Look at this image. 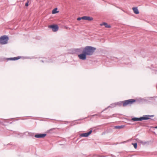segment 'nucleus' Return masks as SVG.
<instances>
[{
    "instance_id": "nucleus-12",
    "label": "nucleus",
    "mask_w": 157,
    "mask_h": 157,
    "mask_svg": "<svg viewBox=\"0 0 157 157\" xmlns=\"http://www.w3.org/2000/svg\"><path fill=\"white\" fill-rule=\"evenodd\" d=\"M100 25L101 26L104 25L106 28H109L111 27L109 25H108V24L105 22H104L102 24H101Z\"/></svg>"
},
{
    "instance_id": "nucleus-4",
    "label": "nucleus",
    "mask_w": 157,
    "mask_h": 157,
    "mask_svg": "<svg viewBox=\"0 0 157 157\" xmlns=\"http://www.w3.org/2000/svg\"><path fill=\"white\" fill-rule=\"evenodd\" d=\"M135 101L133 99H129L123 101V105L124 106H126L128 104H131Z\"/></svg>"
},
{
    "instance_id": "nucleus-10",
    "label": "nucleus",
    "mask_w": 157,
    "mask_h": 157,
    "mask_svg": "<svg viewBox=\"0 0 157 157\" xmlns=\"http://www.w3.org/2000/svg\"><path fill=\"white\" fill-rule=\"evenodd\" d=\"M84 20L87 21H92L93 20V18L92 17L89 16H83Z\"/></svg>"
},
{
    "instance_id": "nucleus-8",
    "label": "nucleus",
    "mask_w": 157,
    "mask_h": 157,
    "mask_svg": "<svg viewBox=\"0 0 157 157\" xmlns=\"http://www.w3.org/2000/svg\"><path fill=\"white\" fill-rule=\"evenodd\" d=\"M46 136L45 134H36L35 135V137L36 138H43Z\"/></svg>"
},
{
    "instance_id": "nucleus-6",
    "label": "nucleus",
    "mask_w": 157,
    "mask_h": 157,
    "mask_svg": "<svg viewBox=\"0 0 157 157\" xmlns=\"http://www.w3.org/2000/svg\"><path fill=\"white\" fill-rule=\"evenodd\" d=\"M49 27L52 28L53 32H56L58 29V27L57 25H50L49 26Z\"/></svg>"
},
{
    "instance_id": "nucleus-19",
    "label": "nucleus",
    "mask_w": 157,
    "mask_h": 157,
    "mask_svg": "<svg viewBox=\"0 0 157 157\" xmlns=\"http://www.w3.org/2000/svg\"><path fill=\"white\" fill-rule=\"evenodd\" d=\"M117 105H119L120 106H121L122 105H123V101L122 102H120L119 103H117Z\"/></svg>"
},
{
    "instance_id": "nucleus-3",
    "label": "nucleus",
    "mask_w": 157,
    "mask_h": 157,
    "mask_svg": "<svg viewBox=\"0 0 157 157\" xmlns=\"http://www.w3.org/2000/svg\"><path fill=\"white\" fill-rule=\"evenodd\" d=\"M8 37L6 36H3L0 37V44H4L7 43Z\"/></svg>"
},
{
    "instance_id": "nucleus-5",
    "label": "nucleus",
    "mask_w": 157,
    "mask_h": 157,
    "mask_svg": "<svg viewBox=\"0 0 157 157\" xmlns=\"http://www.w3.org/2000/svg\"><path fill=\"white\" fill-rule=\"evenodd\" d=\"M86 56H87L85 52H82L80 54L78 55V57L79 59L81 60H85L86 59Z\"/></svg>"
},
{
    "instance_id": "nucleus-2",
    "label": "nucleus",
    "mask_w": 157,
    "mask_h": 157,
    "mask_svg": "<svg viewBox=\"0 0 157 157\" xmlns=\"http://www.w3.org/2000/svg\"><path fill=\"white\" fill-rule=\"evenodd\" d=\"M154 116V115H147L145 116H144L143 117H140V118H137V117H134L132 118V120L134 121H141L142 120H146L149 119V118L148 117H153Z\"/></svg>"
},
{
    "instance_id": "nucleus-1",
    "label": "nucleus",
    "mask_w": 157,
    "mask_h": 157,
    "mask_svg": "<svg viewBox=\"0 0 157 157\" xmlns=\"http://www.w3.org/2000/svg\"><path fill=\"white\" fill-rule=\"evenodd\" d=\"M96 48L94 47L87 46L83 48V52H85L87 56L92 55Z\"/></svg>"
},
{
    "instance_id": "nucleus-9",
    "label": "nucleus",
    "mask_w": 157,
    "mask_h": 157,
    "mask_svg": "<svg viewBox=\"0 0 157 157\" xmlns=\"http://www.w3.org/2000/svg\"><path fill=\"white\" fill-rule=\"evenodd\" d=\"M135 140L138 143H140L143 145H144L145 144L148 143V142H145V141H143L142 140H139L138 138H136V139H135Z\"/></svg>"
},
{
    "instance_id": "nucleus-17",
    "label": "nucleus",
    "mask_w": 157,
    "mask_h": 157,
    "mask_svg": "<svg viewBox=\"0 0 157 157\" xmlns=\"http://www.w3.org/2000/svg\"><path fill=\"white\" fill-rule=\"evenodd\" d=\"M132 144L133 145L134 148H136L137 147V144L136 143H132Z\"/></svg>"
},
{
    "instance_id": "nucleus-16",
    "label": "nucleus",
    "mask_w": 157,
    "mask_h": 157,
    "mask_svg": "<svg viewBox=\"0 0 157 157\" xmlns=\"http://www.w3.org/2000/svg\"><path fill=\"white\" fill-rule=\"evenodd\" d=\"M57 8H55L54 10H52V13L55 14V13H57V12H58V11H57Z\"/></svg>"
},
{
    "instance_id": "nucleus-21",
    "label": "nucleus",
    "mask_w": 157,
    "mask_h": 157,
    "mask_svg": "<svg viewBox=\"0 0 157 157\" xmlns=\"http://www.w3.org/2000/svg\"><path fill=\"white\" fill-rule=\"evenodd\" d=\"M155 128H157V126H156V127H155Z\"/></svg>"
},
{
    "instance_id": "nucleus-7",
    "label": "nucleus",
    "mask_w": 157,
    "mask_h": 157,
    "mask_svg": "<svg viewBox=\"0 0 157 157\" xmlns=\"http://www.w3.org/2000/svg\"><path fill=\"white\" fill-rule=\"evenodd\" d=\"M92 132V130H90L88 132L82 133L81 134L80 136L81 137H87Z\"/></svg>"
},
{
    "instance_id": "nucleus-13",
    "label": "nucleus",
    "mask_w": 157,
    "mask_h": 157,
    "mask_svg": "<svg viewBox=\"0 0 157 157\" xmlns=\"http://www.w3.org/2000/svg\"><path fill=\"white\" fill-rule=\"evenodd\" d=\"M19 59V58L18 57H15L14 58H9L8 59V60H16L18 59Z\"/></svg>"
},
{
    "instance_id": "nucleus-18",
    "label": "nucleus",
    "mask_w": 157,
    "mask_h": 157,
    "mask_svg": "<svg viewBox=\"0 0 157 157\" xmlns=\"http://www.w3.org/2000/svg\"><path fill=\"white\" fill-rule=\"evenodd\" d=\"M83 18V17H78L77 18V20L78 21H80V20H81V19L84 20V19Z\"/></svg>"
},
{
    "instance_id": "nucleus-15",
    "label": "nucleus",
    "mask_w": 157,
    "mask_h": 157,
    "mask_svg": "<svg viewBox=\"0 0 157 157\" xmlns=\"http://www.w3.org/2000/svg\"><path fill=\"white\" fill-rule=\"evenodd\" d=\"M124 127V126L123 125L116 126H115L114 128L116 129H120L122 128H123Z\"/></svg>"
},
{
    "instance_id": "nucleus-20",
    "label": "nucleus",
    "mask_w": 157,
    "mask_h": 157,
    "mask_svg": "<svg viewBox=\"0 0 157 157\" xmlns=\"http://www.w3.org/2000/svg\"><path fill=\"white\" fill-rule=\"evenodd\" d=\"M29 1L28 0L27 2L25 4V6H28V5H29L28 3H29Z\"/></svg>"
},
{
    "instance_id": "nucleus-11",
    "label": "nucleus",
    "mask_w": 157,
    "mask_h": 157,
    "mask_svg": "<svg viewBox=\"0 0 157 157\" xmlns=\"http://www.w3.org/2000/svg\"><path fill=\"white\" fill-rule=\"evenodd\" d=\"M132 10L134 12V13L136 14H138L139 13V12L138 11V10L137 8L136 7H133L132 8Z\"/></svg>"
},
{
    "instance_id": "nucleus-14",
    "label": "nucleus",
    "mask_w": 157,
    "mask_h": 157,
    "mask_svg": "<svg viewBox=\"0 0 157 157\" xmlns=\"http://www.w3.org/2000/svg\"><path fill=\"white\" fill-rule=\"evenodd\" d=\"M83 48H80L77 49L76 51L77 52H83Z\"/></svg>"
}]
</instances>
